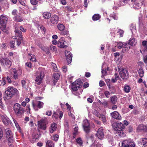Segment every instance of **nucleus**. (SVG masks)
Here are the masks:
<instances>
[{"mask_svg": "<svg viewBox=\"0 0 147 147\" xmlns=\"http://www.w3.org/2000/svg\"><path fill=\"white\" fill-rule=\"evenodd\" d=\"M7 139L8 144H12L13 142V136L6 137Z\"/></svg>", "mask_w": 147, "mask_h": 147, "instance_id": "58836bf2", "label": "nucleus"}, {"mask_svg": "<svg viewBox=\"0 0 147 147\" xmlns=\"http://www.w3.org/2000/svg\"><path fill=\"white\" fill-rule=\"evenodd\" d=\"M36 77L35 81L38 84H40L44 76V70L42 68H39L36 72Z\"/></svg>", "mask_w": 147, "mask_h": 147, "instance_id": "7ed1b4c3", "label": "nucleus"}, {"mask_svg": "<svg viewBox=\"0 0 147 147\" xmlns=\"http://www.w3.org/2000/svg\"><path fill=\"white\" fill-rule=\"evenodd\" d=\"M0 62L2 65L7 66L11 65V61L7 58H3L1 59Z\"/></svg>", "mask_w": 147, "mask_h": 147, "instance_id": "412c9836", "label": "nucleus"}, {"mask_svg": "<svg viewBox=\"0 0 147 147\" xmlns=\"http://www.w3.org/2000/svg\"><path fill=\"white\" fill-rule=\"evenodd\" d=\"M62 71L64 73H65L67 71V67L65 66H64L62 68Z\"/></svg>", "mask_w": 147, "mask_h": 147, "instance_id": "774afa93", "label": "nucleus"}, {"mask_svg": "<svg viewBox=\"0 0 147 147\" xmlns=\"http://www.w3.org/2000/svg\"><path fill=\"white\" fill-rule=\"evenodd\" d=\"M72 111H69L68 113L69 115V117H70L71 118L73 119H75V117L74 115H73L72 113H71V112Z\"/></svg>", "mask_w": 147, "mask_h": 147, "instance_id": "0e129e2a", "label": "nucleus"}, {"mask_svg": "<svg viewBox=\"0 0 147 147\" xmlns=\"http://www.w3.org/2000/svg\"><path fill=\"white\" fill-rule=\"evenodd\" d=\"M40 137V134H34L32 136V139H33L31 142L32 143H34L36 140L37 141Z\"/></svg>", "mask_w": 147, "mask_h": 147, "instance_id": "393cba45", "label": "nucleus"}, {"mask_svg": "<svg viewBox=\"0 0 147 147\" xmlns=\"http://www.w3.org/2000/svg\"><path fill=\"white\" fill-rule=\"evenodd\" d=\"M59 138V136L57 134H55L53 136H52L51 137V138L52 140H54L55 141H57Z\"/></svg>", "mask_w": 147, "mask_h": 147, "instance_id": "09e8293b", "label": "nucleus"}, {"mask_svg": "<svg viewBox=\"0 0 147 147\" xmlns=\"http://www.w3.org/2000/svg\"><path fill=\"white\" fill-rule=\"evenodd\" d=\"M65 105L66 106L67 109H68L69 111H73V110L72 108H71L70 105H69L68 103H66Z\"/></svg>", "mask_w": 147, "mask_h": 147, "instance_id": "3c124183", "label": "nucleus"}, {"mask_svg": "<svg viewBox=\"0 0 147 147\" xmlns=\"http://www.w3.org/2000/svg\"><path fill=\"white\" fill-rule=\"evenodd\" d=\"M110 99L112 103L113 104H115L117 102V97L115 95L111 97Z\"/></svg>", "mask_w": 147, "mask_h": 147, "instance_id": "473e14b6", "label": "nucleus"}, {"mask_svg": "<svg viewBox=\"0 0 147 147\" xmlns=\"http://www.w3.org/2000/svg\"><path fill=\"white\" fill-rule=\"evenodd\" d=\"M123 90L125 92L128 93L130 90L131 88L129 86L125 84L124 86Z\"/></svg>", "mask_w": 147, "mask_h": 147, "instance_id": "72a5a7b5", "label": "nucleus"}, {"mask_svg": "<svg viewBox=\"0 0 147 147\" xmlns=\"http://www.w3.org/2000/svg\"><path fill=\"white\" fill-rule=\"evenodd\" d=\"M122 2V1L121 0H118V1H117L116 3H115V6L113 7V9H116L117 8L120 7L121 5V3Z\"/></svg>", "mask_w": 147, "mask_h": 147, "instance_id": "4c0bfd02", "label": "nucleus"}, {"mask_svg": "<svg viewBox=\"0 0 147 147\" xmlns=\"http://www.w3.org/2000/svg\"><path fill=\"white\" fill-rule=\"evenodd\" d=\"M122 145L123 147H135L136 144L134 142L128 139L122 142Z\"/></svg>", "mask_w": 147, "mask_h": 147, "instance_id": "423d86ee", "label": "nucleus"}, {"mask_svg": "<svg viewBox=\"0 0 147 147\" xmlns=\"http://www.w3.org/2000/svg\"><path fill=\"white\" fill-rule=\"evenodd\" d=\"M130 45L129 42L128 43H125L123 48L122 51L123 52H124L127 51L129 49H130Z\"/></svg>", "mask_w": 147, "mask_h": 147, "instance_id": "a878e982", "label": "nucleus"}, {"mask_svg": "<svg viewBox=\"0 0 147 147\" xmlns=\"http://www.w3.org/2000/svg\"><path fill=\"white\" fill-rule=\"evenodd\" d=\"M146 126L142 124L140 125L137 128V129L139 131L146 130Z\"/></svg>", "mask_w": 147, "mask_h": 147, "instance_id": "2f4dec72", "label": "nucleus"}, {"mask_svg": "<svg viewBox=\"0 0 147 147\" xmlns=\"http://www.w3.org/2000/svg\"><path fill=\"white\" fill-rule=\"evenodd\" d=\"M29 56L28 58L30 59V61H32L36 62V60L35 56L34 55L31 54H29Z\"/></svg>", "mask_w": 147, "mask_h": 147, "instance_id": "ea45409f", "label": "nucleus"}, {"mask_svg": "<svg viewBox=\"0 0 147 147\" xmlns=\"http://www.w3.org/2000/svg\"><path fill=\"white\" fill-rule=\"evenodd\" d=\"M111 115L113 118L115 119L119 120H121V117L120 115L116 111L111 113Z\"/></svg>", "mask_w": 147, "mask_h": 147, "instance_id": "a211bd4d", "label": "nucleus"}, {"mask_svg": "<svg viewBox=\"0 0 147 147\" xmlns=\"http://www.w3.org/2000/svg\"><path fill=\"white\" fill-rule=\"evenodd\" d=\"M138 67L139 68L138 74L139 76L141 78H142L144 76V72L143 68L144 67V64L143 62H139L138 63Z\"/></svg>", "mask_w": 147, "mask_h": 147, "instance_id": "6e6552de", "label": "nucleus"}, {"mask_svg": "<svg viewBox=\"0 0 147 147\" xmlns=\"http://www.w3.org/2000/svg\"><path fill=\"white\" fill-rule=\"evenodd\" d=\"M21 83L22 84V87L23 88H25L26 87V81L24 80H22L21 81Z\"/></svg>", "mask_w": 147, "mask_h": 147, "instance_id": "338daca9", "label": "nucleus"}, {"mask_svg": "<svg viewBox=\"0 0 147 147\" xmlns=\"http://www.w3.org/2000/svg\"><path fill=\"white\" fill-rule=\"evenodd\" d=\"M124 44L122 42H120L118 43L117 44V47L119 49H121L122 47H123Z\"/></svg>", "mask_w": 147, "mask_h": 147, "instance_id": "864d4df0", "label": "nucleus"}, {"mask_svg": "<svg viewBox=\"0 0 147 147\" xmlns=\"http://www.w3.org/2000/svg\"><path fill=\"white\" fill-rule=\"evenodd\" d=\"M112 126L114 130L116 131L122 130L124 128L123 124L120 122L113 123Z\"/></svg>", "mask_w": 147, "mask_h": 147, "instance_id": "39448f33", "label": "nucleus"}, {"mask_svg": "<svg viewBox=\"0 0 147 147\" xmlns=\"http://www.w3.org/2000/svg\"><path fill=\"white\" fill-rule=\"evenodd\" d=\"M59 21L58 16L56 15H53L50 19V22L53 24H56L58 23Z\"/></svg>", "mask_w": 147, "mask_h": 147, "instance_id": "2eb2a0df", "label": "nucleus"}, {"mask_svg": "<svg viewBox=\"0 0 147 147\" xmlns=\"http://www.w3.org/2000/svg\"><path fill=\"white\" fill-rule=\"evenodd\" d=\"M30 3L33 5H35L38 3V1L36 0H30Z\"/></svg>", "mask_w": 147, "mask_h": 147, "instance_id": "13d9d810", "label": "nucleus"}, {"mask_svg": "<svg viewBox=\"0 0 147 147\" xmlns=\"http://www.w3.org/2000/svg\"><path fill=\"white\" fill-rule=\"evenodd\" d=\"M18 93V90L13 86H9L5 91V97L7 99H9L15 94Z\"/></svg>", "mask_w": 147, "mask_h": 147, "instance_id": "f257e3e1", "label": "nucleus"}, {"mask_svg": "<svg viewBox=\"0 0 147 147\" xmlns=\"http://www.w3.org/2000/svg\"><path fill=\"white\" fill-rule=\"evenodd\" d=\"M12 71L13 78L15 80L18 79V75L21 74L22 73V70L20 69L18 70H16L15 69H13Z\"/></svg>", "mask_w": 147, "mask_h": 147, "instance_id": "ddd939ff", "label": "nucleus"}, {"mask_svg": "<svg viewBox=\"0 0 147 147\" xmlns=\"http://www.w3.org/2000/svg\"><path fill=\"white\" fill-rule=\"evenodd\" d=\"M65 42V38L63 37H61L58 41V46L59 47L61 48L67 47V46L64 44Z\"/></svg>", "mask_w": 147, "mask_h": 147, "instance_id": "f8f14e48", "label": "nucleus"}, {"mask_svg": "<svg viewBox=\"0 0 147 147\" xmlns=\"http://www.w3.org/2000/svg\"><path fill=\"white\" fill-rule=\"evenodd\" d=\"M3 136V132L2 128L0 127V140Z\"/></svg>", "mask_w": 147, "mask_h": 147, "instance_id": "e2e57ef3", "label": "nucleus"}, {"mask_svg": "<svg viewBox=\"0 0 147 147\" xmlns=\"http://www.w3.org/2000/svg\"><path fill=\"white\" fill-rule=\"evenodd\" d=\"M99 117L101 118L104 123H105L106 122V119L105 116L102 114H100Z\"/></svg>", "mask_w": 147, "mask_h": 147, "instance_id": "79ce46f5", "label": "nucleus"}, {"mask_svg": "<svg viewBox=\"0 0 147 147\" xmlns=\"http://www.w3.org/2000/svg\"><path fill=\"white\" fill-rule=\"evenodd\" d=\"M142 48L140 50V52L144 54L145 52H147V41L144 40L142 42Z\"/></svg>", "mask_w": 147, "mask_h": 147, "instance_id": "f3484780", "label": "nucleus"}, {"mask_svg": "<svg viewBox=\"0 0 147 147\" xmlns=\"http://www.w3.org/2000/svg\"><path fill=\"white\" fill-rule=\"evenodd\" d=\"M100 103L103 105L105 107H107V102L106 100H104L102 102H101L100 101Z\"/></svg>", "mask_w": 147, "mask_h": 147, "instance_id": "052dcab7", "label": "nucleus"}, {"mask_svg": "<svg viewBox=\"0 0 147 147\" xmlns=\"http://www.w3.org/2000/svg\"><path fill=\"white\" fill-rule=\"evenodd\" d=\"M44 104L43 102L40 101H37L36 105L33 102L32 103V106L35 111H38V108L41 109L42 108Z\"/></svg>", "mask_w": 147, "mask_h": 147, "instance_id": "9d476101", "label": "nucleus"}, {"mask_svg": "<svg viewBox=\"0 0 147 147\" xmlns=\"http://www.w3.org/2000/svg\"><path fill=\"white\" fill-rule=\"evenodd\" d=\"M0 116L4 124L6 125H8L10 122L9 119L6 116L2 115H0Z\"/></svg>", "mask_w": 147, "mask_h": 147, "instance_id": "6ab92c4d", "label": "nucleus"}, {"mask_svg": "<svg viewBox=\"0 0 147 147\" xmlns=\"http://www.w3.org/2000/svg\"><path fill=\"white\" fill-rule=\"evenodd\" d=\"M80 88L79 86L76 85L73 83L72 89L73 91H76L78 90V88Z\"/></svg>", "mask_w": 147, "mask_h": 147, "instance_id": "a19ab883", "label": "nucleus"}, {"mask_svg": "<svg viewBox=\"0 0 147 147\" xmlns=\"http://www.w3.org/2000/svg\"><path fill=\"white\" fill-rule=\"evenodd\" d=\"M56 124L55 123H53L51 125L49 131L51 133H53L56 130Z\"/></svg>", "mask_w": 147, "mask_h": 147, "instance_id": "bb28decb", "label": "nucleus"}, {"mask_svg": "<svg viewBox=\"0 0 147 147\" xmlns=\"http://www.w3.org/2000/svg\"><path fill=\"white\" fill-rule=\"evenodd\" d=\"M100 18V15L98 14H95L92 17V19L94 21L97 20Z\"/></svg>", "mask_w": 147, "mask_h": 147, "instance_id": "c9c22d12", "label": "nucleus"}, {"mask_svg": "<svg viewBox=\"0 0 147 147\" xmlns=\"http://www.w3.org/2000/svg\"><path fill=\"white\" fill-rule=\"evenodd\" d=\"M2 93H1V91H0V107L3 108V104L2 103Z\"/></svg>", "mask_w": 147, "mask_h": 147, "instance_id": "de8ad7c7", "label": "nucleus"}, {"mask_svg": "<svg viewBox=\"0 0 147 147\" xmlns=\"http://www.w3.org/2000/svg\"><path fill=\"white\" fill-rule=\"evenodd\" d=\"M60 77V75L58 73H56L53 74V82L54 85H55L56 83L57 82Z\"/></svg>", "mask_w": 147, "mask_h": 147, "instance_id": "b1692460", "label": "nucleus"}, {"mask_svg": "<svg viewBox=\"0 0 147 147\" xmlns=\"http://www.w3.org/2000/svg\"><path fill=\"white\" fill-rule=\"evenodd\" d=\"M118 32L119 33V34L120 35L121 37H122L123 36V34L124 33L123 31V30H121L120 29H119V30Z\"/></svg>", "mask_w": 147, "mask_h": 147, "instance_id": "680f3d73", "label": "nucleus"}, {"mask_svg": "<svg viewBox=\"0 0 147 147\" xmlns=\"http://www.w3.org/2000/svg\"><path fill=\"white\" fill-rule=\"evenodd\" d=\"M76 142L80 145H82V140L80 138H78L76 139Z\"/></svg>", "mask_w": 147, "mask_h": 147, "instance_id": "5fc2aeb1", "label": "nucleus"}, {"mask_svg": "<svg viewBox=\"0 0 147 147\" xmlns=\"http://www.w3.org/2000/svg\"><path fill=\"white\" fill-rule=\"evenodd\" d=\"M5 134L6 137L13 136L11 131L9 128L7 129H5Z\"/></svg>", "mask_w": 147, "mask_h": 147, "instance_id": "7c9ffc66", "label": "nucleus"}, {"mask_svg": "<svg viewBox=\"0 0 147 147\" xmlns=\"http://www.w3.org/2000/svg\"><path fill=\"white\" fill-rule=\"evenodd\" d=\"M130 29L132 33L135 32L136 31V27L133 24H131L130 26Z\"/></svg>", "mask_w": 147, "mask_h": 147, "instance_id": "c03bdc74", "label": "nucleus"}, {"mask_svg": "<svg viewBox=\"0 0 147 147\" xmlns=\"http://www.w3.org/2000/svg\"><path fill=\"white\" fill-rule=\"evenodd\" d=\"M74 84L79 86L80 87H81L83 84V83L80 80H76L73 83Z\"/></svg>", "mask_w": 147, "mask_h": 147, "instance_id": "e433bc0d", "label": "nucleus"}, {"mask_svg": "<svg viewBox=\"0 0 147 147\" xmlns=\"http://www.w3.org/2000/svg\"><path fill=\"white\" fill-rule=\"evenodd\" d=\"M38 127L40 129L45 130L46 129V125L45 123L44 120H41L38 121Z\"/></svg>", "mask_w": 147, "mask_h": 147, "instance_id": "5701e85b", "label": "nucleus"}, {"mask_svg": "<svg viewBox=\"0 0 147 147\" xmlns=\"http://www.w3.org/2000/svg\"><path fill=\"white\" fill-rule=\"evenodd\" d=\"M144 0H140L139 2H136L134 5V7L136 9H139L144 4Z\"/></svg>", "mask_w": 147, "mask_h": 147, "instance_id": "4be33fe9", "label": "nucleus"}, {"mask_svg": "<svg viewBox=\"0 0 147 147\" xmlns=\"http://www.w3.org/2000/svg\"><path fill=\"white\" fill-rule=\"evenodd\" d=\"M129 42L130 45L131 46H134L136 45L137 43V41L135 38H131L129 40Z\"/></svg>", "mask_w": 147, "mask_h": 147, "instance_id": "c85d7f7f", "label": "nucleus"}, {"mask_svg": "<svg viewBox=\"0 0 147 147\" xmlns=\"http://www.w3.org/2000/svg\"><path fill=\"white\" fill-rule=\"evenodd\" d=\"M119 74L123 79H127L128 77V73L127 70L123 68H119Z\"/></svg>", "mask_w": 147, "mask_h": 147, "instance_id": "0eeeda50", "label": "nucleus"}, {"mask_svg": "<svg viewBox=\"0 0 147 147\" xmlns=\"http://www.w3.org/2000/svg\"><path fill=\"white\" fill-rule=\"evenodd\" d=\"M50 47L52 52H56L57 51V49L55 46L53 45H50Z\"/></svg>", "mask_w": 147, "mask_h": 147, "instance_id": "8fccbe9b", "label": "nucleus"}, {"mask_svg": "<svg viewBox=\"0 0 147 147\" xmlns=\"http://www.w3.org/2000/svg\"><path fill=\"white\" fill-rule=\"evenodd\" d=\"M104 94L107 98H109L111 94V93L108 91H105L104 92Z\"/></svg>", "mask_w": 147, "mask_h": 147, "instance_id": "6e6d98bb", "label": "nucleus"}, {"mask_svg": "<svg viewBox=\"0 0 147 147\" xmlns=\"http://www.w3.org/2000/svg\"><path fill=\"white\" fill-rule=\"evenodd\" d=\"M20 105L18 103L15 104L14 106V110L17 115H20L24 112V109L21 107Z\"/></svg>", "mask_w": 147, "mask_h": 147, "instance_id": "20e7f679", "label": "nucleus"}, {"mask_svg": "<svg viewBox=\"0 0 147 147\" xmlns=\"http://www.w3.org/2000/svg\"><path fill=\"white\" fill-rule=\"evenodd\" d=\"M101 72L102 74V78H103V77L106 76L107 74V72L105 70L102 69Z\"/></svg>", "mask_w": 147, "mask_h": 147, "instance_id": "69168bd1", "label": "nucleus"}, {"mask_svg": "<svg viewBox=\"0 0 147 147\" xmlns=\"http://www.w3.org/2000/svg\"><path fill=\"white\" fill-rule=\"evenodd\" d=\"M52 117L53 119H56L58 118V115L56 112H54L52 115Z\"/></svg>", "mask_w": 147, "mask_h": 147, "instance_id": "bf43d9fd", "label": "nucleus"}, {"mask_svg": "<svg viewBox=\"0 0 147 147\" xmlns=\"http://www.w3.org/2000/svg\"><path fill=\"white\" fill-rule=\"evenodd\" d=\"M82 126L84 131L86 133H88L89 132L90 130V124L88 120L85 119L84 121Z\"/></svg>", "mask_w": 147, "mask_h": 147, "instance_id": "1a4fd4ad", "label": "nucleus"}, {"mask_svg": "<svg viewBox=\"0 0 147 147\" xmlns=\"http://www.w3.org/2000/svg\"><path fill=\"white\" fill-rule=\"evenodd\" d=\"M46 147H54V144L52 142L48 140L46 142Z\"/></svg>", "mask_w": 147, "mask_h": 147, "instance_id": "f704fd0d", "label": "nucleus"}, {"mask_svg": "<svg viewBox=\"0 0 147 147\" xmlns=\"http://www.w3.org/2000/svg\"><path fill=\"white\" fill-rule=\"evenodd\" d=\"M103 130V127H101L97 131V133L96 135L98 138L100 139H102L103 138L104 136Z\"/></svg>", "mask_w": 147, "mask_h": 147, "instance_id": "dca6fc26", "label": "nucleus"}, {"mask_svg": "<svg viewBox=\"0 0 147 147\" xmlns=\"http://www.w3.org/2000/svg\"><path fill=\"white\" fill-rule=\"evenodd\" d=\"M57 28L60 31H62L61 34L63 35H65L68 34V32L67 30H64L65 29V26L63 24H59L57 26Z\"/></svg>", "mask_w": 147, "mask_h": 147, "instance_id": "9b49d317", "label": "nucleus"}, {"mask_svg": "<svg viewBox=\"0 0 147 147\" xmlns=\"http://www.w3.org/2000/svg\"><path fill=\"white\" fill-rule=\"evenodd\" d=\"M92 113L98 117H99L100 115L96 110L94 109L92 111Z\"/></svg>", "mask_w": 147, "mask_h": 147, "instance_id": "603ef678", "label": "nucleus"}, {"mask_svg": "<svg viewBox=\"0 0 147 147\" xmlns=\"http://www.w3.org/2000/svg\"><path fill=\"white\" fill-rule=\"evenodd\" d=\"M16 35L19 37L17 40V45L19 46L21 43V40H22V32L20 30H15Z\"/></svg>", "mask_w": 147, "mask_h": 147, "instance_id": "4468645a", "label": "nucleus"}, {"mask_svg": "<svg viewBox=\"0 0 147 147\" xmlns=\"http://www.w3.org/2000/svg\"><path fill=\"white\" fill-rule=\"evenodd\" d=\"M5 84V81L4 79H3L2 80H0V86H3Z\"/></svg>", "mask_w": 147, "mask_h": 147, "instance_id": "4d7b16f0", "label": "nucleus"}, {"mask_svg": "<svg viewBox=\"0 0 147 147\" xmlns=\"http://www.w3.org/2000/svg\"><path fill=\"white\" fill-rule=\"evenodd\" d=\"M119 77L118 75L117 74H115V77L112 79V82H115L116 81L118 80Z\"/></svg>", "mask_w": 147, "mask_h": 147, "instance_id": "37998d69", "label": "nucleus"}, {"mask_svg": "<svg viewBox=\"0 0 147 147\" xmlns=\"http://www.w3.org/2000/svg\"><path fill=\"white\" fill-rule=\"evenodd\" d=\"M43 16L44 18L48 19L51 16V14L48 12H45L43 14Z\"/></svg>", "mask_w": 147, "mask_h": 147, "instance_id": "c756f323", "label": "nucleus"}, {"mask_svg": "<svg viewBox=\"0 0 147 147\" xmlns=\"http://www.w3.org/2000/svg\"><path fill=\"white\" fill-rule=\"evenodd\" d=\"M65 55L66 57L68 63H70L71 61L72 55L71 53L67 51H65Z\"/></svg>", "mask_w": 147, "mask_h": 147, "instance_id": "aec40b11", "label": "nucleus"}, {"mask_svg": "<svg viewBox=\"0 0 147 147\" xmlns=\"http://www.w3.org/2000/svg\"><path fill=\"white\" fill-rule=\"evenodd\" d=\"M7 20V18L5 15H2L0 16V28L4 32H7L6 26Z\"/></svg>", "mask_w": 147, "mask_h": 147, "instance_id": "f03ea898", "label": "nucleus"}, {"mask_svg": "<svg viewBox=\"0 0 147 147\" xmlns=\"http://www.w3.org/2000/svg\"><path fill=\"white\" fill-rule=\"evenodd\" d=\"M51 65L53 67V69L54 71L55 72H57L58 71V70L56 64L53 63H51Z\"/></svg>", "mask_w": 147, "mask_h": 147, "instance_id": "a18cd8bd", "label": "nucleus"}, {"mask_svg": "<svg viewBox=\"0 0 147 147\" xmlns=\"http://www.w3.org/2000/svg\"><path fill=\"white\" fill-rule=\"evenodd\" d=\"M117 134L120 136L123 137L125 136V134L123 132L122 130L120 131H117Z\"/></svg>", "mask_w": 147, "mask_h": 147, "instance_id": "49530a36", "label": "nucleus"}, {"mask_svg": "<svg viewBox=\"0 0 147 147\" xmlns=\"http://www.w3.org/2000/svg\"><path fill=\"white\" fill-rule=\"evenodd\" d=\"M142 145L144 147L147 146V138H142L140 141Z\"/></svg>", "mask_w": 147, "mask_h": 147, "instance_id": "cd10ccee", "label": "nucleus"}]
</instances>
